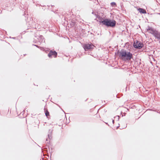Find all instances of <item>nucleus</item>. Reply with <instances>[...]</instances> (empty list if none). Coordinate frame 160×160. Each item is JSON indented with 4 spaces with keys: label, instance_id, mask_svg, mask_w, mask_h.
<instances>
[{
    "label": "nucleus",
    "instance_id": "1",
    "mask_svg": "<svg viewBox=\"0 0 160 160\" xmlns=\"http://www.w3.org/2000/svg\"><path fill=\"white\" fill-rule=\"evenodd\" d=\"M120 58L123 60L129 61L132 59L133 60V54L130 52L122 49L120 53Z\"/></svg>",
    "mask_w": 160,
    "mask_h": 160
},
{
    "label": "nucleus",
    "instance_id": "2",
    "mask_svg": "<svg viewBox=\"0 0 160 160\" xmlns=\"http://www.w3.org/2000/svg\"><path fill=\"white\" fill-rule=\"evenodd\" d=\"M103 23V25L105 26L107 28H114L116 25V22L113 19L110 18H105L104 20L102 22Z\"/></svg>",
    "mask_w": 160,
    "mask_h": 160
},
{
    "label": "nucleus",
    "instance_id": "3",
    "mask_svg": "<svg viewBox=\"0 0 160 160\" xmlns=\"http://www.w3.org/2000/svg\"><path fill=\"white\" fill-rule=\"evenodd\" d=\"M133 46L135 48L140 49L144 47V44L141 42L137 40L134 42Z\"/></svg>",
    "mask_w": 160,
    "mask_h": 160
},
{
    "label": "nucleus",
    "instance_id": "4",
    "mask_svg": "<svg viewBox=\"0 0 160 160\" xmlns=\"http://www.w3.org/2000/svg\"><path fill=\"white\" fill-rule=\"evenodd\" d=\"M94 46L91 42L88 44H85L83 45V47L85 51H91L94 49Z\"/></svg>",
    "mask_w": 160,
    "mask_h": 160
},
{
    "label": "nucleus",
    "instance_id": "5",
    "mask_svg": "<svg viewBox=\"0 0 160 160\" xmlns=\"http://www.w3.org/2000/svg\"><path fill=\"white\" fill-rule=\"evenodd\" d=\"M57 55L58 53L56 51L51 50L49 51L48 56L49 58H52V56L54 58H56L57 57Z\"/></svg>",
    "mask_w": 160,
    "mask_h": 160
},
{
    "label": "nucleus",
    "instance_id": "6",
    "mask_svg": "<svg viewBox=\"0 0 160 160\" xmlns=\"http://www.w3.org/2000/svg\"><path fill=\"white\" fill-rule=\"evenodd\" d=\"M156 38L160 40V32L155 30L153 32H150Z\"/></svg>",
    "mask_w": 160,
    "mask_h": 160
},
{
    "label": "nucleus",
    "instance_id": "7",
    "mask_svg": "<svg viewBox=\"0 0 160 160\" xmlns=\"http://www.w3.org/2000/svg\"><path fill=\"white\" fill-rule=\"evenodd\" d=\"M70 25L71 28L74 27V29H75L77 25V22L75 20H72L70 22Z\"/></svg>",
    "mask_w": 160,
    "mask_h": 160
},
{
    "label": "nucleus",
    "instance_id": "8",
    "mask_svg": "<svg viewBox=\"0 0 160 160\" xmlns=\"http://www.w3.org/2000/svg\"><path fill=\"white\" fill-rule=\"evenodd\" d=\"M30 25V27L33 28H36V25L35 24V22L33 21V19L30 20V21L29 22V24Z\"/></svg>",
    "mask_w": 160,
    "mask_h": 160
},
{
    "label": "nucleus",
    "instance_id": "9",
    "mask_svg": "<svg viewBox=\"0 0 160 160\" xmlns=\"http://www.w3.org/2000/svg\"><path fill=\"white\" fill-rule=\"evenodd\" d=\"M138 11L141 14H146L147 12L146 10L144 8H139L138 9Z\"/></svg>",
    "mask_w": 160,
    "mask_h": 160
},
{
    "label": "nucleus",
    "instance_id": "10",
    "mask_svg": "<svg viewBox=\"0 0 160 160\" xmlns=\"http://www.w3.org/2000/svg\"><path fill=\"white\" fill-rule=\"evenodd\" d=\"M39 40V42L41 43V42H45V39L42 35H40L39 37L38 38H37Z\"/></svg>",
    "mask_w": 160,
    "mask_h": 160
},
{
    "label": "nucleus",
    "instance_id": "11",
    "mask_svg": "<svg viewBox=\"0 0 160 160\" xmlns=\"http://www.w3.org/2000/svg\"><path fill=\"white\" fill-rule=\"evenodd\" d=\"M53 131V130L52 129H50L48 130V138L50 140L52 138V132Z\"/></svg>",
    "mask_w": 160,
    "mask_h": 160
},
{
    "label": "nucleus",
    "instance_id": "12",
    "mask_svg": "<svg viewBox=\"0 0 160 160\" xmlns=\"http://www.w3.org/2000/svg\"><path fill=\"white\" fill-rule=\"evenodd\" d=\"M97 18L99 20V21H98V22L100 24L101 23L102 25H103V23H102V22L104 20L105 18H103L100 16H98V17H97Z\"/></svg>",
    "mask_w": 160,
    "mask_h": 160
},
{
    "label": "nucleus",
    "instance_id": "13",
    "mask_svg": "<svg viewBox=\"0 0 160 160\" xmlns=\"http://www.w3.org/2000/svg\"><path fill=\"white\" fill-rule=\"evenodd\" d=\"M156 29H154L153 28L151 27H150L149 26H148V28H147V31H148V30H150L151 31L150 32H153Z\"/></svg>",
    "mask_w": 160,
    "mask_h": 160
},
{
    "label": "nucleus",
    "instance_id": "14",
    "mask_svg": "<svg viewBox=\"0 0 160 160\" xmlns=\"http://www.w3.org/2000/svg\"><path fill=\"white\" fill-rule=\"evenodd\" d=\"M44 110L45 115L46 117H48L49 115V112L47 110H46L45 108L44 109Z\"/></svg>",
    "mask_w": 160,
    "mask_h": 160
},
{
    "label": "nucleus",
    "instance_id": "15",
    "mask_svg": "<svg viewBox=\"0 0 160 160\" xmlns=\"http://www.w3.org/2000/svg\"><path fill=\"white\" fill-rule=\"evenodd\" d=\"M110 5L112 7H115L117 6L116 3L114 2H112L111 3Z\"/></svg>",
    "mask_w": 160,
    "mask_h": 160
},
{
    "label": "nucleus",
    "instance_id": "16",
    "mask_svg": "<svg viewBox=\"0 0 160 160\" xmlns=\"http://www.w3.org/2000/svg\"><path fill=\"white\" fill-rule=\"evenodd\" d=\"M121 51H120L119 50H118L117 51V52H116L115 53V55H119V57H120V53Z\"/></svg>",
    "mask_w": 160,
    "mask_h": 160
},
{
    "label": "nucleus",
    "instance_id": "17",
    "mask_svg": "<svg viewBox=\"0 0 160 160\" xmlns=\"http://www.w3.org/2000/svg\"><path fill=\"white\" fill-rule=\"evenodd\" d=\"M121 51H120L119 50H118L117 51V52H116L115 53V55H119V57H120V53Z\"/></svg>",
    "mask_w": 160,
    "mask_h": 160
},
{
    "label": "nucleus",
    "instance_id": "18",
    "mask_svg": "<svg viewBox=\"0 0 160 160\" xmlns=\"http://www.w3.org/2000/svg\"><path fill=\"white\" fill-rule=\"evenodd\" d=\"M114 118L117 119L118 121L119 119V116H116L114 117Z\"/></svg>",
    "mask_w": 160,
    "mask_h": 160
},
{
    "label": "nucleus",
    "instance_id": "19",
    "mask_svg": "<svg viewBox=\"0 0 160 160\" xmlns=\"http://www.w3.org/2000/svg\"><path fill=\"white\" fill-rule=\"evenodd\" d=\"M44 150L46 152H47L48 151V148H44Z\"/></svg>",
    "mask_w": 160,
    "mask_h": 160
},
{
    "label": "nucleus",
    "instance_id": "20",
    "mask_svg": "<svg viewBox=\"0 0 160 160\" xmlns=\"http://www.w3.org/2000/svg\"><path fill=\"white\" fill-rule=\"evenodd\" d=\"M32 45L33 46H35L36 47H37L38 48H41V47H40V46H38V45H36V44H32Z\"/></svg>",
    "mask_w": 160,
    "mask_h": 160
},
{
    "label": "nucleus",
    "instance_id": "21",
    "mask_svg": "<svg viewBox=\"0 0 160 160\" xmlns=\"http://www.w3.org/2000/svg\"><path fill=\"white\" fill-rule=\"evenodd\" d=\"M94 15L96 16L97 18V17H98V16H99L98 14H96V13H95Z\"/></svg>",
    "mask_w": 160,
    "mask_h": 160
},
{
    "label": "nucleus",
    "instance_id": "22",
    "mask_svg": "<svg viewBox=\"0 0 160 160\" xmlns=\"http://www.w3.org/2000/svg\"><path fill=\"white\" fill-rule=\"evenodd\" d=\"M52 12H54V13H55L56 14V13H58V12H57L56 11H53V10H52Z\"/></svg>",
    "mask_w": 160,
    "mask_h": 160
},
{
    "label": "nucleus",
    "instance_id": "23",
    "mask_svg": "<svg viewBox=\"0 0 160 160\" xmlns=\"http://www.w3.org/2000/svg\"><path fill=\"white\" fill-rule=\"evenodd\" d=\"M112 123H113V124H114V120H112Z\"/></svg>",
    "mask_w": 160,
    "mask_h": 160
},
{
    "label": "nucleus",
    "instance_id": "24",
    "mask_svg": "<svg viewBox=\"0 0 160 160\" xmlns=\"http://www.w3.org/2000/svg\"><path fill=\"white\" fill-rule=\"evenodd\" d=\"M94 20H96L97 21V22H98V20H97V18L95 19Z\"/></svg>",
    "mask_w": 160,
    "mask_h": 160
},
{
    "label": "nucleus",
    "instance_id": "25",
    "mask_svg": "<svg viewBox=\"0 0 160 160\" xmlns=\"http://www.w3.org/2000/svg\"><path fill=\"white\" fill-rule=\"evenodd\" d=\"M46 49H47V51H49V49L48 48H47Z\"/></svg>",
    "mask_w": 160,
    "mask_h": 160
},
{
    "label": "nucleus",
    "instance_id": "26",
    "mask_svg": "<svg viewBox=\"0 0 160 160\" xmlns=\"http://www.w3.org/2000/svg\"><path fill=\"white\" fill-rule=\"evenodd\" d=\"M105 123L106 124L108 125V126H109V125L108 124V123L107 122H105Z\"/></svg>",
    "mask_w": 160,
    "mask_h": 160
},
{
    "label": "nucleus",
    "instance_id": "27",
    "mask_svg": "<svg viewBox=\"0 0 160 160\" xmlns=\"http://www.w3.org/2000/svg\"><path fill=\"white\" fill-rule=\"evenodd\" d=\"M119 127V126L117 127V129H118V128Z\"/></svg>",
    "mask_w": 160,
    "mask_h": 160
},
{
    "label": "nucleus",
    "instance_id": "28",
    "mask_svg": "<svg viewBox=\"0 0 160 160\" xmlns=\"http://www.w3.org/2000/svg\"><path fill=\"white\" fill-rule=\"evenodd\" d=\"M48 141V138H47L46 139V141Z\"/></svg>",
    "mask_w": 160,
    "mask_h": 160
},
{
    "label": "nucleus",
    "instance_id": "29",
    "mask_svg": "<svg viewBox=\"0 0 160 160\" xmlns=\"http://www.w3.org/2000/svg\"><path fill=\"white\" fill-rule=\"evenodd\" d=\"M92 14H94H94H95V13H94L93 12H93H92Z\"/></svg>",
    "mask_w": 160,
    "mask_h": 160
},
{
    "label": "nucleus",
    "instance_id": "30",
    "mask_svg": "<svg viewBox=\"0 0 160 160\" xmlns=\"http://www.w3.org/2000/svg\"><path fill=\"white\" fill-rule=\"evenodd\" d=\"M64 112V113L65 114V112L63 111V110H62V109H61Z\"/></svg>",
    "mask_w": 160,
    "mask_h": 160
},
{
    "label": "nucleus",
    "instance_id": "31",
    "mask_svg": "<svg viewBox=\"0 0 160 160\" xmlns=\"http://www.w3.org/2000/svg\"><path fill=\"white\" fill-rule=\"evenodd\" d=\"M49 143H50V142H49H49H47V143L48 144Z\"/></svg>",
    "mask_w": 160,
    "mask_h": 160
},
{
    "label": "nucleus",
    "instance_id": "32",
    "mask_svg": "<svg viewBox=\"0 0 160 160\" xmlns=\"http://www.w3.org/2000/svg\"><path fill=\"white\" fill-rule=\"evenodd\" d=\"M157 14H159L160 15V13H157Z\"/></svg>",
    "mask_w": 160,
    "mask_h": 160
},
{
    "label": "nucleus",
    "instance_id": "33",
    "mask_svg": "<svg viewBox=\"0 0 160 160\" xmlns=\"http://www.w3.org/2000/svg\"><path fill=\"white\" fill-rule=\"evenodd\" d=\"M13 38V39H15V37H13V38Z\"/></svg>",
    "mask_w": 160,
    "mask_h": 160
},
{
    "label": "nucleus",
    "instance_id": "34",
    "mask_svg": "<svg viewBox=\"0 0 160 160\" xmlns=\"http://www.w3.org/2000/svg\"><path fill=\"white\" fill-rule=\"evenodd\" d=\"M127 127V126H125L124 128H126Z\"/></svg>",
    "mask_w": 160,
    "mask_h": 160
},
{
    "label": "nucleus",
    "instance_id": "35",
    "mask_svg": "<svg viewBox=\"0 0 160 160\" xmlns=\"http://www.w3.org/2000/svg\"><path fill=\"white\" fill-rule=\"evenodd\" d=\"M51 6H52V7H54V6H53V5H52Z\"/></svg>",
    "mask_w": 160,
    "mask_h": 160
},
{
    "label": "nucleus",
    "instance_id": "36",
    "mask_svg": "<svg viewBox=\"0 0 160 160\" xmlns=\"http://www.w3.org/2000/svg\"><path fill=\"white\" fill-rule=\"evenodd\" d=\"M26 55V54H24V56H25V55Z\"/></svg>",
    "mask_w": 160,
    "mask_h": 160
},
{
    "label": "nucleus",
    "instance_id": "37",
    "mask_svg": "<svg viewBox=\"0 0 160 160\" xmlns=\"http://www.w3.org/2000/svg\"><path fill=\"white\" fill-rule=\"evenodd\" d=\"M35 42V43H36V42Z\"/></svg>",
    "mask_w": 160,
    "mask_h": 160
}]
</instances>
